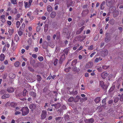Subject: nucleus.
Here are the masks:
<instances>
[{
	"label": "nucleus",
	"instance_id": "58",
	"mask_svg": "<svg viewBox=\"0 0 123 123\" xmlns=\"http://www.w3.org/2000/svg\"><path fill=\"white\" fill-rule=\"evenodd\" d=\"M99 61V58H96L95 60V62H98Z\"/></svg>",
	"mask_w": 123,
	"mask_h": 123
},
{
	"label": "nucleus",
	"instance_id": "15",
	"mask_svg": "<svg viewBox=\"0 0 123 123\" xmlns=\"http://www.w3.org/2000/svg\"><path fill=\"white\" fill-rule=\"evenodd\" d=\"M100 97H98L96 98L95 99V101L96 103H98L100 101Z\"/></svg>",
	"mask_w": 123,
	"mask_h": 123
},
{
	"label": "nucleus",
	"instance_id": "41",
	"mask_svg": "<svg viewBox=\"0 0 123 123\" xmlns=\"http://www.w3.org/2000/svg\"><path fill=\"white\" fill-rule=\"evenodd\" d=\"M120 100L121 101H123V94H121V96L120 98Z\"/></svg>",
	"mask_w": 123,
	"mask_h": 123
},
{
	"label": "nucleus",
	"instance_id": "19",
	"mask_svg": "<svg viewBox=\"0 0 123 123\" xmlns=\"http://www.w3.org/2000/svg\"><path fill=\"white\" fill-rule=\"evenodd\" d=\"M37 80L38 81H40L42 80V78L39 75H37Z\"/></svg>",
	"mask_w": 123,
	"mask_h": 123
},
{
	"label": "nucleus",
	"instance_id": "5",
	"mask_svg": "<svg viewBox=\"0 0 123 123\" xmlns=\"http://www.w3.org/2000/svg\"><path fill=\"white\" fill-rule=\"evenodd\" d=\"M106 0V4L108 7L111 6L112 5L113 1L112 0Z\"/></svg>",
	"mask_w": 123,
	"mask_h": 123
},
{
	"label": "nucleus",
	"instance_id": "51",
	"mask_svg": "<svg viewBox=\"0 0 123 123\" xmlns=\"http://www.w3.org/2000/svg\"><path fill=\"white\" fill-rule=\"evenodd\" d=\"M18 35H20V36L22 35V33H23L21 31H18Z\"/></svg>",
	"mask_w": 123,
	"mask_h": 123
},
{
	"label": "nucleus",
	"instance_id": "40",
	"mask_svg": "<svg viewBox=\"0 0 123 123\" xmlns=\"http://www.w3.org/2000/svg\"><path fill=\"white\" fill-rule=\"evenodd\" d=\"M86 37L84 36H82L80 37V40L81 41H82L84 40L85 38Z\"/></svg>",
	"mask_w": 123,
	"mask_h": 123
},
{
	"label": "nucleus",
	"instance_id": "37",
	"mask_svg": "<svg viewBox=\"0 0 123 123\" xmlns=\"http://www.w3.org/2000/svg\"><path fill=\"white\" fill-rule=\"evenodd\" d=\"M4 46H5L6 47H7V48H8L10 46V44L6 42V44Z\"/></svg>",
	"mask_w": 123,
	"mask_h": 123
},
{
	"label": "nucleus",
	"instance_id": "8",
	"mask_svg": "<svg viewBox=\"0 0 123 123\" xmlns=\"http://www.w3.org/2000/svg\"><path fill=\"white\" fill-rule=\"evenodd\" d=\"M108 75V74L107 73L103 72L101 74V76L102 77L104 78H105Z\"/></svg>",
	"mask_w": 123,
	"mask_h": 123
},
{
	"label": "nucleus",
	"instance_id": "46",
	"mask_svg": "<svg viewBox=\"0 0 123 123\" xmlns=\"http://www.w3.org/2000/svg\"><path fill=\"white\" fill-rule=\"evenodd\" d=\"M93 49V46L92 45L89 47L88 48V49L89 50H92Z\"/></svg>",
	"mask_w": 123,
	"mask_h": 123
},
{
	"label": "nucleus",
	"instance_id": "12",
	"mask_svg": "<svg viewBox=\"0 0 123 123\" xmlns=\"http://www.w3.org/2000/svg\"><path fill=\"white\" fill-rule=\"evenodd\" d=\"M56 15V12H52L50 14V16L52 18H54Z\"/></svg>",
	"mask_w": 123,
	"mask_h": 123
},
{
	"label": "nucleus",
	"instance_id": "47",
	"mask_svg": "<svg viewBox=\"0 0 123 123\" xmlns=\"http://www.w3.org/2000/svg\"><path fill=\"white\" fill-rule=\"evenodd\" d=\"M7 23L8 25H11L12 23L11 22V21H7Z\"/></svg>",
	"mask_w": 123,
	"mask_h": 123
},
{
	"label": "nucleus",
	"instance_id": "10",
	"mask_svg": "<svg viewBox=\"0 0 123 123\" xmlns=\"http://www.w3.org/2000/svg\"><path fill=\"white\" fill-rule=\"evenodd\" d=\"M10 97V95L8 94H5L3 95L1 97L2 99H5L8 98Z\"/></svg>",
	"mask_w": 123,
	"mask_h": 123
},
{
	"label": "nucleus",
	"instance_id": "33",
	"mask_svg": "<svg viewBox=\"0 0 123 123\" xmlns=\"http://www.w3.org/2000/svg\"><path fill=\"white\" fill-rule=\"evenodd\" d=\"M94 122V120L93 118H91L89 120V123H92Z\"/></svg>",
	"mask_w": 123,
	"mask_h": 123
},
{
	"label": "nucleus",
	"instance_id": "52",
	"mask_svg": "<svg viewBox=\"0 0 123 123\" xmlns=\"http://www.w3.org/2000/svg\"><path fill=\"white\" fill-rule=\"evenodd\" d=\"M4 63L5 65H7L8 63V62L7 60H6L4 62Z\"/></svg>",
	"mask_w": 123,
	"mask_h": 123
},
{
	"label": "nucleus",
	"instance_id": "26",
	"mask_svg": "<svg viewBox=\"0 0 123 123\" xmlns=\"http://www.w3.org/2000/svg\"><path fill=\"white\" fill-rule=\"evenodd\" d=\"M9 76L10 78L12 79L15 77V75L13 74H9Z\"/></svg>",
	"mask_w": 123,
	"mask_h": 123
},
{
	"label": "nucleus",
	"instance_id": "56",
	"mask_svg": "<svg viewBox=\"0 0 123 123\" xmlns=\"http://www.w3.org/2000/svg\"><path fill=\"white\" fill-rule=\"evenodd\" d=\"M51 74H50L49 75L47 79V80H50L51 78Z\"/></svg>",
	"mask_w": 123,
	"mask_h": 123
},
{
	"label": "nucleus",
	"instance_id": "64",
	"mask_svg": "<svg viewBox=\"0 0 123 123\" xmlns=\"http://www.w3.org/2000/svg\"><path fill=\"white\" fill-rule=\"evenodd\" d=\"M32 35V33L31 32H29L28 33V36L29 37H30Z\"/></svg>",
	"mask_w": 123,
	"mask_h": 123
},
{
	"label": "nucleus",
	"instance_id": "13",
	"mask_svg": "<svg viewBox=\"0 0 123 123\" xmlns=\"http://www.w3.org/2000/svg\"><path fill=\"white\" fill-rule=\"evenodd\" d=\"M15 40L16 42H18V41L19 40V38L17 34H16L15 35Z\"/></svg>",
	"mask_w": 123,
	"mask_h": 123
},
{
	"label": "nucleus",
	"instance_id": "54",
	"mask_svg": "<svg viewBox=\"0 0 123 123\" xmlns=\"http://www.w3.org/2000/svg\"><path fill=\"white\" fill-rule=\"evenodd\" d=\"M6 50V48L5 46H4L2 49V52L4 53Z\"/></svg>",
	"mask_w": 123,
	"mask_h": 123
},
{
	"label": "nucleus",
	"instance_id": "16",
	"mask_svg": "<svg viewBox=\"0 0 123 123\" xmlns=\"http://www.w3.org/2000/svg\"><path fill=\"white\" fill-rule=\"evenodd\" d=\"M14 30L12 29H9L8 32L10 35H12L13 32Z\"/></svg>",
	"mask_w": 123,
	"mask_h": 123
},
{
	"label": "nucleus",
	"instance_id": "35",
	"mask_svg": "<svg viewBox=\"0 0 123 123\" xmlns=\"http://www.w3.org/2000/svg\"><path fill=\"white\" fill-rule=\"evenodd\" d=\"M28 69L30 71L32 72H33L34 71L33 69L30 67H28Z\"/></svg>",
	"mask_w": 123,
	"mask_h": 123
},
{
	"label": "nucleus",
	"instance_id": "9",
	"mask_svg": "<svg viewBox=\"0 0 123 123\" xmlns=\"http://www.w3.org/2000/svg\"><path fill=\"white\" fill-rule=\"evenodd\" d=\"M47 9L49 12H50L52 11V8L49 5L47 7Z\"/></svg>",
	"mask_w": 123,
	"mask_h": 123
},
{
	"label": "nucleus",
	"instance_id": "22",
	"mask_svg": "<svg viewBox=\"0 0 123 123\" xmlns=\"http://www.w3.org/2000/svg\"><path fill=\"white\" fill-rule=\"evenodd\" d=\"M35 105L34 104H31L29 105V108L30 109H33L35 108Z\"/></svg>",
	"mask_w": 123,
	"mask_h": 123
},
{
	"label": "nucleus",
	"instance_id": "34",
	"mask_svg": "<svg viewBox=\"0 0 123 123\" xmlns=\"http://www.w3.org/2000/svg\"><path fill=\"white\" fill-rule=\"evenodd\" d=\"M20 23L19 21H17L16 22V24L17 27L18 28L20 25Z\"/></svg>",
	"mask_w": 123,
	"mask_h": 123
},
{
	"label": "nucleus",
	"instance_id": "14",
	"mask_svg": "<svg viewBox=\"0 0 123 123\" xmlns=\"http://www.w3.org/2000/svg\"><path fill=\"white\" fill-rule=\"evenodd\" d=\"M119 14V12L117 11H115L113 13V15L115 17H116Z\"/></svg>",
	"mask_w": 123,
	"mask_h": 123
},
{
	"label": "nucleus",
	"instance_id": "23",
	"mask_svg": "<svg viewBox=\"0 0 123 123\" xmlns=\"http://www.w3.org/2000/svg\"><path fill=\"white\" fill-rule=\"evenodd\" d=\"M105 4V2H103L101 4L100 6V8L101 10L105 8L104 6H103Z\"/></svg>",
	"mask_w": 123,
	"mask_h": 123
},
{
	"label": "nucleus",
	"instance_id": "43",
	"mask_svg": "<svg viewBox=\"0 0 123 123\" xmlns=\"http://www.w3.org/2000/svg\"><path fill=\"white\" fill-rule=\"evenodd\" d=\"M61 117H58L55 118V119L56 121H59L60 120Z\"/></svg>",
	"mask_w": 123,
	"mask_h": 123
},
{
	"label": "nucleus",
	"instance_id": "20",
	"mask_svg": "<svg viewBox=\"0 0 123 123\" xmlns=\"http://www.w3.org/2000/svg\"><path fill=\"white\" fill-rule=\"evenodd\" d=\"M77 62L76 60L75 59L73 60L72 62L71 65L72 66L75 65Z\"/></svg>",
	"mask_w": 123,
	"mask_h": 123
},
{
	"label": "nucleus",
	"instance_id": "30",
	"mask_svg": "<svg viewBox=\"0 0 123 123\" xmlns=\"http://www.w3.org/2000/svg\"><path fill=\"white\" fill-rule=\"evenodd\" d=\"M108 36H107L105 38V41L106 42H108L110 40V39L108 38Z\"/></svg>",
	"mask_w": 123,
	"mask_h": 123
},
{
	"label": "nucleus",
	"instance_id": "39",
	"mask_svg": "<svg viewBox=\"0 0 123 123\" xmlns=\"http://www.w3.org/2000/svg\"><path fill=\"white\" fill-rule=\"evenodd\" d=\"M12 3L14 4H16V0H11Z\"/></svg>",
	"mask_w": 123,
	"mask_h": 123
},
{
	"label": "nucleus",
	"instance_id": "4",
	"mask_svg": "<svg viewBox=\"0 0 123 123\" xmlns=\"http://www.w3.org/2000/svg\"><path fill=\"white\" fill-rule=\"evenodd\" d=\"M108 54V51L106 49H105L101 53V55L103 57L107 55Z\"/></svg>",
	"mask_w": 123,
	"mask_h": 123
},
{
	"label": "nucleus",
	"instance_id": "55",
	"mask_svg": "<svg viewBox=\"0 0 123 123\" xmlns=\"http://www.w3.org/2000/svg\"><path fill=\"white\" fill-rule=\"evenodd\" d=\"M47 39L48 41H49L50 39V37L49 36H47Z\"/></svg>",
	"mask_w": 123,
	"mask_h": 123
},
{
	"label": "nucleus",
	"instance_id": "62",
	"mask_svg": "<svg viewBox=\"0 0 123 123\" xmlns=\"http://www.w3.org/2000/svg\"><path fill=\"white\" fill-rule=\"evenodd\" d=\"M30 15H31V12H29L27 14V16L29 17L30 16H31Z\"/></svg>",
	"mask_w": 123,
	"mask_h": 123
},
{
	"label": "nucleus",
	"instance_id": "27",
	"mask_svg": "<svg viewBox=\"0 0 123 123\" xmlns=\"http://www.w3.org/2000/svg\"><path fill=\"white\" fill-rule=\"evenodd\" d=\"M119 100V98L117 97L115 98L114 101V102L116 103Z\"/></svg>",
	"mask_w": 123,
	"mask_h": 123
},
{
	"label": "nucleus",
	"instance_id": "60",
	"mask_svg": "<svg viewBox=\"0 0 123 123\" xmlns=\"http://www.w3.org/2000/svg\"><path fill=\"white\" fill-rule=\"evenodd\" d=\"M20 114V112L19 111H16L15 113V114L16 115H17L18 114Z\"/></svg>",
	"mask_w": 123,
	"mask_h": 123
},
{
	"label": "nucleus",
	"instance_id": "6",
	"mask_svg": "<svg viewBox=\"0 0 123 123\" xmlns=\"http://www.w3.org/2000/svg\"><path fill=\"white\" fill-rule=\"evenodd\" d=\"M14 90V89L12 87H9L7 89V91L9 93H11L13 92Z\"/></svg>",
	"mask_w": 123,
	"mask_h": 123
},
{
	"label": "nucleus",
	"instance_id": "18",
	"mask_svg": "<svg viewBox=\"0 0 123 123\" xmlns=\"http://www.w3.org/2000/svg\"><path fill=\"white\" fill-rule=\"evenodd\" d=\"M100 85L103 88H105V86L103 81H100Z\"/></svg>",
	"mask_w": 123,
	"mask_h": 123
},
{
	"label": "nucleus",
	"instance_id": "32",
	"mask_svg": "<svg viewBox=\"0 0 123 123\" xmlns=\"http://www.w3.org/2000/svg\"><path fill=\"white\" fill-rule=\"evenodd\" d=\"M70 68V67H68L67 68H66L65 69V71L66 72H68L69 71Z\"/></svg>",
	"mask_w": 123,
	"mask_h": 123
},
{
	"label": "nucleus",
	"instance_id": "11",
	"mask_svg": "<svg viewBox=\"0 0 123 123\" xmlns=\"http://www.w3.org/2000/svg\"><path fill=\"white\" fill-rule=\"evenodd\" d=\"M5 56L4 54H1L0 55V60L1 61H3L5 58Z\"/></svg>",
	"mask_w": 123,
	"mask_h": 123
},
{
	"label": "nucleus",
	"instance_id": "1",
	"mask_svg": "<svg viewBox=\"0 0 123 123\" xmlns=\"http://www.w3.org/2000/svg\"><path fill=\"white\" fill-rule=\"evenodd\" d=\"M21 111L22 112V114L23 116L27 115L28 113L29 112L28 108L26 107H23Z\"/></svg>",
	"mask_w": 123,
	"mask_h": 123
},
{
	"label": "nucleus",
	"instance_id": "53",
	"mask_svg": "<svg viewBox=\"0 0 123 123\" xmlns=\"http://www.w3.org/2000/svg\"><path fill=\"white\" fill-rule=\"evenodd\" d=\"M32 2V0H29L28 2V4L30 5H31V4Z\"/></svg>",
	"mask_w": 123,
	"mask_h": 123
},
{
	"label": "nucleus",
	"instance_id": "21",
	"mask_svg": "<svg viewBox=\"0 0 123 123\" xmlns=\"http://www.w3.org/2000/svg\"><path fill=\"white\" fill-rule=\"evenodd\" d=\"M60 106L61 105L59 103H58L56 104H55V107L56 109H57L60 107Z\"/></svg>",
	"mask_w": 123,
	"mask_h": 123
},
{
	"label": "nucleus",
	"instance_id": "24",
	"mask_svg": "<svg viewBox=\"0 0 123 123\" xmlns=\"http://www.w3.org/2000/svg\"><path fill=\"white\" fill-rule=\"evenodd\" d=\"M5 68V67L4 65H1L0 67V70L3 71Z\"/></svg>",
	"mask_w": 123,
	"mask_h": 123
},
{
	"label": "nucleus",
	"instance_id": "44",
	"mask_svg": "<svg viewBox=\"0 0 123 123\" xmlns=\"http://www.w3.org/2000/svg\"><path fill=\"white\" fill-rule=\"evenodd\" d=\"M23 4V1L22 2H18V5L20 7L22 6Z\"/></svg>",
	"mask_w": 123,
	"mask_h": 123
},
{
	"label": "nucleus",
	"instance_id": "28",
	"mask_svg": "<svg viewBox=\"0 0 123 123\" xmlns=\"http://www.w3.org/2000/svg\"><path fill=\"white\" fill-rule=\"evenodd\" d=\"M74 99V98L73 97H71L69 98L68 101L70 102H71Z\"/></svg>",
	"mask_w": 123,
	"mask_h": 123
},
{
	"label": "nucleus",
	"instance_id": "25",
	"mask_svg": "<svg viewBox=\"0 0 123 123\" xmlns=\"http://www.w3.org/2000/svg\"><path fill=\"white\" fill-rule=\"evenodd\" d=\"M19 65V62H16L14 63V65L16 67H18Z\"/></svg>",
	"mask_w": 123,
	"mask_h": 123
},
{
	"label": "nucleus",
	"instance_id": "49",
	"mask_svg": "<svg viewBox=\"0 0 123 123\" xmlns=\"http://www.w3.org/2000/svg\"><path fill=\"white\" fill-rule=\"evenodd\" d=\"M106 99V98H105L102 100V103H104V104H105Z\"/></svg>",
	"mask_w": 123,
	"mask_h": 123
},
{
	"label": "nucleus",
	"instance_id": "36",
	"mask_svg": "<svg viewBox=\"0 0 123 123\" xmlns=\"http://www.w3.org/2000/svg\"><path fill=\"white\" fill-rule=\"evenodd\" d=\"M27 92V90L26 89H24L23 91V96H25L26 95V93Z\"/></svg>",
	"mask_w": 123,
	"mask_h": 123
},
{
	"label": "nucleus",
	"instance_id": "7",
	"mask_svg": "<svg viewBox=\"0 0 123 123\" xmlns=\"http://www.w3.org/2000/svg\"><path fill=\"white\" fill-rule=\"evenodd\" d=\"M24 3L25 4V9L27 8H30L31 6L28 4L27 2H26L25 1L24 2Z\"/></svg>",
	"mask_w": 123,
	"mask_h": 123
},
{
	"label": "nucleus",
	"instance_id": "50",
	"mask_svg": "<svg viewBox=\"0 0 123 123\" xmlns=\"http://www.w3.org/2000/svg\"><path fill=\"white\" fill-rule=\"evenodd\" d=\"M96 53V52H94L93 53L91 54L90 55V56L91 57H92L93 55L95 54Z\"/></svg>",
	"mask_w": 123,
	"mask_h": 123
},
{
	"label": "nucleus",
	"instance_id": "29",
	"mask_svg": "<svg viewBox=\"0 0 123 123\" xmlns=\"http://www.w3.org/2000/svg\"><path fill=\"white\" fill-rule=\"evenodd\" d=\"M38 59L41 62L43 60V58L42 56H39L38 57Z\"/></svg>",
	"mask_w": 123,
	"mask_h": 123
},
{
	"label": "nucleus",
	"instance_id": "17",
	"mask_svg": "<svg viewBox=\"0 0 123 123\" xmlns=\"http://www.w3.org/2000/svg\"><path fill=\"white\" fill-rule=\"evenodd\" d=\"M30 94L33 97H35L36 96V93L33 92H30Z\"/></svg>",
	"mask_w": 123,
	"mask_h": 123
},
{
	"label": "nucleus",
	"instance_id": "48",
	"mask_svg": "<svg viewBox=\"0 0 123 123\" xmlns=\"http://www.w3.org/2000/svg\"><path fill=\"white\" fill-rule=\"evenodd\" d=\"M68 49H66L64 50V52L66 55H67L68 53Z\"/></svg>",
	"mask_w": 123,
	"mask_h": 123
},
{
	"label": "nucleus",
	"instance_id": "3",
	"mask_svg": "<svg viewBox=\"0 0 123 123\" xmlns=\"http://www.w3.org/2000/svg\"><path fill=\"white\" fill-rule=\"evenodd\" d=\"M93 65V62H91L87 63L86 65V68H92Z\"/></svg>",
	"mask_w": 123,
	"mask_h": 123
},
{
	"label": "nucleus",
	"instance_id": "2",
	"mask_svg": "<svg viewBox=\"0 0 123 123\" xmlns=\"http://www.w3.org/2000/svg\"><path fill=\"white\" fill-rule=\"evenodd\" d=\"M47 113L46 111L43 110L42 111L41 115V119H44L46 117Z\"/></svg>",
	"mask_w": 123,
	"mask_h": 123
},
{
	"label": "nucleus",
	"instance_id": "45",
	"mask_svg": "<svg viewBox=\"0 0 123 123\" xmlns=\"http://www.w3.org/2000/svg\"><path fill=\"white\" fill-rule=\"evenodd\" d=\"M102 68L101 67H99L97 68L99 72L101 71Z\"/></svg>",
	"mask_w": 123,
	"mask_h": 123
},
{
	"label": "nucleus",
	"instance_id": "42",
	"mask_svg": "<svg viewBox=\"0 0 123 123\" xmlns=\"http://www.w3.org/2000/svg\"><path fill=\"white\" fill-rule=\"evenodd\" d=\"M57 61H58V59H56L55 60V61L54 62V65H55L57 64Z\"/></svg>",
	"mask_w": 123,
	"mask_h": 123
},
{
	"label": "nucleus",
	"instance_id": "59",
	"mask_svg": "<svg viewBox=\"0 0 123 123\" xmlns=\"http://www.w3.org/2000/svg\"><path fill=\"white\" fill-rule=\"evenodd\" d=\"M113 102V100H111L108 101V103L109 104H111Z\"/></svg>",
	"mask_w": 123,
	"mask_h": 123
},
{
	"label": "nucleus",
	"instance_id": "38",
	"mask_svg": "<svg viewBox=\"0 0 123 123\" xmlns=\"http://www.w3.org/2000/svg\"><path fill=\"white\" fill-rule=\"evenodd\" d=\"M30 19H28L29 21H31L32 20L33 18V17L32 16H30L29 17Z\"/></svg>",
	"mask_w": 123,
	"mask_h": 123
},
{
	"label": "nucleus",
	"instance_id": "57",
	"mask_svg": "<svg viewBox=\"0 0 123 123\" xmlns=\"http://www.w3.org/2000/svg\"><path fill=\"white\" fill-rule=\"evenodd\" d=\"M32 56L33 58H36L37 57V55L36 54H32Z\"/></svg>",
	"mask_w": 123,
	"mask_h": 123
},
{
	"label": "nucleus",
	"instance_id": "61",
	"mask_svg": "<svg viewBox=\"0 0 123 123\" xmlns=\"http://www.w3.org/2000/svg\"><path fill=\"white\" fill-rule=\"evenodd\" d=\"M84 26H83L82 27H81L80 29V31H83V29H84Z\"/></svg>",
	"mask_w": 123,
	"mask_h": 123
},
{
	"label": "nucleus",
	"instance_id": "63",
	"mask_svg": "<svg viewBox=\"0 0 123 123\" xmlns=\"http://www.w3.org/2000/svg\"><path fill=\"white\" fill-rule=\"evenodd\" d=\"M103 32V31L102 29H101L99 31V33L100 34H102Z\"/></svg>",
	"mask_w": 123,
	"mask_h": 123
},
{
	"label": "nucleus",
	"instance_id": "31",
	"mask_svg": "<svg viewBox=\"0 0 123 123\" xmlns=\"http://www.w3.org/2000/svg\"><path fill=\"white\" fill-rule=\"evenodd\" d=\"M109 67V66L104 65L103 66L102 68L105 69H107Z\"/></svg>",
	"mask_w": 123,
	"mask_h": 123
}]
</instances>
